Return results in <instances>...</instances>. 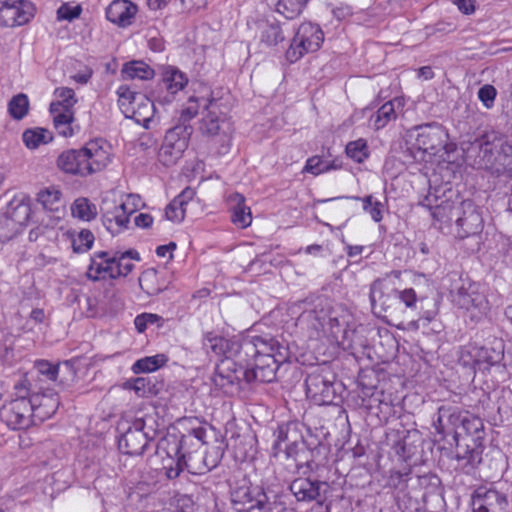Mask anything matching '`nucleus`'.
Returning a JSON list of instances; mask_svg holds the SVG:
<instances>
[{
    "mask_svg": "<svg viewBox=\"0 0 512 512\" xmlns=\"http://www.w3.org/2000/svg\"><path fill=\"white\" fill-rule=\"evenodd\" d=\"M289 360L288 349H282L274 356L257 357L250 361L222 359L216 366L213 382L220 388H227L241 381L246 383H271L276 379L280 366Z\"/></svg>",
    "mask_w": 512,
    "mask_h": 512,
    "instance_id": "obj_1",
    "label": "nucleus"
},
{
    "mask_svg": "<svg viewBox=\"0 0 512 512\" xmlns=\"http://www.w3.org/2000/svg\"><path fill=\"white\" fill-rule=\"evenodd\" d=\"M467 158L492 176L512 178V143L505 136L486 134L471 144Z\"/></svg>",
    "mask_w": 512,
    "mask_h": 512,
    "instance_id": "obj_2",
    "label": "nucleus"
},
{
    "mask_svg": "<svg viewBox=\"0 0 512 512\" xmlns=\"http://www.w3.org/2000/svg\"><path fill=\"white\" fill-rule=\"evenodd\" d=\"M102 140L88 142L83 148L62 152L57 166L65 173L87 176L101 171L110 163V153Z\"/></svg>",
    "mask_w": 512,
    "mask_h": 512,
    "instance_id": "obj_3",
    "label": "nucleus"
},
{
    "mask_svg": "<svg viewBox=\"0 0 512 512\" xmlns=\"http://www.w3.org/2000/svg\"><path fill=\"white\" fill-rule=\"evenodd\" d=\"M202 106L206 111L202 118L200 129L204 134L212 137L211 146L217 155H225L231 146L232 122L220 110V103L215 99L201 98Z\"/></svg>",
    "mask_w": 512,
    "mask_h": 512,
    "instance_id": "obj_4",
    "label": "nucleus"
},
{
    "mask_svg": "<svg viewBox=\"0 0 512 512\" xmlns=\"http://www.w3.org/2000/svg\"><path fill=\"white\" fill-rule=\"evenodd\" d=\"M189 446H191V437L182 436L167 452L162 469L168 479H176L185 469L194 475H202L207 472L204 451L198 449L189 451Z\"/></svg>",
    "mask_w": 512,
    "mask_h": 512,
    "instance_id": "obj_5",
    "label": "nucleus"
},
{
    "mask_svg": "<svg viewBox=\"0 0 512 512\" xmlns=\"http://www.w3.org/2000/svg\"><path fill=\"white\" fill-rule=\"evenodd\" d=\"M30 384L28 377L19 380L14 386L16 398L5 403L0 409V419L10 429H26L36 425L33 406L28 399L30 389H33Z\"/></svg>",
    "mask_w": 512,
    "mask_h": 512,
    "instance_id": "obj_6",
    "label": "nucleus"
},
{
    "mask_svg": "<svg viewBox=\"0 0 512 512\" xmlns=\"http://www.w3.org/2000/svg\"><path fill=\"white\" fill-rule=\"evenodd\" d=\"M453 304L463 310L471 321L477 322L486 316L489 302L477 283L469 278L458 277L451 286Z\"/></svg>",
    "mask_w": 512,
    "mask_h": 512,
    "instance_id": "obj_7",
    "label": "nucleus"
},
{
    "mask_svg": "<svg viewBox=\"0 0 512 512\" xmlns=\"http://www.w3.org/2000/svg\"><path fill=\"white\" fill-rule=\"evenodd\" d=\"M463 200L457 190L447 185L430 188L420 204L431 211L434 220L440 224L450 225L461 214Z\"/></svg>",
    "mask_w": 512,
    "mask_h": 512,
    "instance_id": "obj_8",
    "label": "nucleus"
},
{
    "mask_svg": "<svg viewBox=\"0 0 512 512\" xmlns=\"http://www.w3.org/2000/svg\"><path fill=\"white\" fill-rule=\"evenodd\" d=\"M231 504L236 512H263L273 510L272 503L259 486L243 480L231 490Z\"/></svg>",
    "mask_w": 512,
    "mask_h": 512,
    "instance_id": "obj_9",
    "label": "nucleus"
},
{
    "mask_svg": "<svg viewBox=\"0 0 512 512\" xmlns=\"http://www.w3.org/2000/svg\"><path fill=\"white\" fill-rule=\"evenodd\" d=\"M324 41V33L317 24L302 23L295 32L292 42L286 51V59L295 63L306 53L317 51Z\"/></svg>",
    "mask_w": 512,
    "mask_h": 512,
    "instance_id": "obj_10",
    "label": "nucleus"
},
{
    "mask_svg": "<svg viewBox=\"0 0 512 512\" xmlns=\"http://www.w3.org/2000/svg\"><path fill=\"white\" fill-rule=\"evenodd\" d=\"M192 132L193 128L189 124H177L170 128L159 150L160 162L165 166L174 165L187 149Z\"/></svg>",
    "mask_w": 512,
    "mask_h": 512,
    "instance_id": "obj_11",
    "label": "nucleus"
},
{
    "mask_svg": "<svg viewBox=\"0 0 512 512\" xmlns=\"http://www.w3.org/2000/svg\"><path fill=\"white\" fill-rule=\"evenodd\" d=\"M397 291L395 282L389 276L375 280L370 286L369 294L372 309H379L389 316L397 315Z\"/></svg>",
    "mask_w": 512,
    "mask_h": 512,
    "instance_id": "obj_12",
    "label": "nucleus"
},
{
    "mask_svg": "<svg viewBox=\"0 0 512 512\" xmlns=\"http://www.w3.org/2000/svg\"><path fill=\"white\" fill-rule=\"evenodd\" d=\"M29 386L33 388L30 389L28 399L33 406L35 422L36 424L42 423L56 413L60 405L59 397L57 393L44 385H38L37 383L31 382Z\"/></svg>",
    "mask_w": 512,
    "mask_h": 512,
    "instance_id": "obj_13",
    "label": "nucleus"
},
{
    "mask_svg": "<svg viewBox=\"0 0 512 512\" xmlns=\"http://www.w3.org/2000/svg\"><path fill=\"white\" fill-rule=\"evenodd\" d=\"M282 349H288L271 336H253L241 340L239 361H250L257 357L274 356Z\"/></svg>",
    "mask_w": 512,
    "mask_h": 512,
    "instance_id": "obj_14",
    "label": "nucleus"
},
{
    "mask_svg": "<svg viewBox=\"0 0 512 512\" xmlns=\"http://www.w3.org/2000/svg\"><path fill=\"white\" fill-rule=\"evenodd\" d=\"M145 427L144 419H136L118 440L119 450L131 456L142 455L151 440Z\"/></svg>",
    "mask_w": 512,
    "mask_h": 512,
    "instance_id": "obj_15",
    "label": "nucleus"
},
{
    "mask_svg": "<svg viewBox=\"0 0 512 512\" xmlns=\"http://www.w3.org/2000/svg\"><path fill=\"white\" fill-rule=\"evenodd\" d=\"M34 13L33 5L24 0H0V25L15 27L26 24Z\"/></svg>",
    "mask_w": 512,
    "mask_h": 512,
    "instance_id": "obj_16",
    "label": "nucleus"
},
{
    "mask_svg": "<svg viewBox=\"0 0 512 512\" xmlns=\"http://www.w3.org/2000/svg\"><path fill=\"white\" fill-rule=\"evenodd\" d=\"M306 393L316 404L329 405L337 398V391L332 379L321 373H311L307 376Z\"/></svg>",
    "mask_w": 512,
    "mask_h": 512,
    "instance_id": "obj_17",
    "label": "nucleus"
},
{
    "mask_svg": "<svg viewBox=\"0 0 512 512\" xmlns=\"http://www.w3.org/2000/svg\"><path fill=\"white\" fill-rule=\"evenodd\" d=\"M61 373L67 374L70 379L75 377L74 367L69 361L54 365L47 360H37L34 363L33 369L23 378L28 377L32 383L44 385L46 381H56Z\"/></svg>",
    "mask_w": 512,
    "mask_h": 512,
    "instance_id": "obj_18",
    "label": "nucleus"
},
{
    "mask_svg": "<svg viewBox=\"0 0 512 512\" xmlns=\"http://www.w3.org/2000/svg\"><path fill=\"white\" fill-rule=\"evenodd\" d=\"M455 441V468L465 474H471L482 461L484 446L460 438Z\"/></svg>",
    "mask_w": 512,
    "mask_h": 512,
    "instance_id": "obj_19",
    "label": "nucleus"
},
{
    "mask_svg": "<svg viewBox=\"0 0 512 512\" xmlns=\"http://www.w3.org/2000/svg\"><path fill=\"white\" fill-rule=\"evenodd\" d=\"M505 494L486 487L477 488L471 496V509L473 512H503L508 507Z\"/></svg>",
    "mask_w": 512,
    "mask_h": 512,
    "instance_id": "obj_20",
    "label": "nucleus"
},
{
    "mask_svg": "<svg viewBox=\"0 0 512 512\" xmlns=\"http://www.w3.org/2000/svg\"><path fill=\"white\" fill-rule=\"evenodd\" d=\"M417 131L415 147L431 155H435L445 146V132L441 125L425 124L415 128Z\"/></svg>",
    "mask_w": 512,
    "mask_h": 512,
    "instance_id": "obj_21",
    "label": "nucleus"
},
{
    "mask_svg": "<svg viewBox=\"0 0 512 512\" xmlns=\"http://www.w3.org/2000/svg\"><path fill=\"white\" fill-rule=\"evenodd\" d=\"M456 235L458 238L475 236L483 229V218L471 200L463 203L461 214L456 218Z\"/></svg>",
    "mask_w": 512,
    "mask_h": 512,
    "instance_id": "obj_22",
    "label": "nucleus"
},
{
    "mask_svg": "<svg viewBox=\"0 0 512 512\" xmlns=\"http://www.w3.org/2000/svg\"><path fill=\"white\" fill-rule=\"evenodd\" d=\"M202 345L208 354L213 353L215 356H224V359L239 361L241 340L226 339L213 332H207L203 336Z\"/></svg>",
    "mask_w": 512,
    "mask_h": 512,
    "instance_id": "obj_23",
    "label": "nucleus"
},
{
    "mask_svg": "<svg viewBox=\"0 0 512 512\" xmlns=\"http://www.w3.org/2000/svg\"><path fill=\"white\" fill-rule=\"evenodd\" d=\"M114 254L107 251L95 252L87 270V277L93 281L119 277V269L115 264Z\"/></svg>",
    "mask_w": 512,
    "mask_h": 512,
    "instance_id": "obj_24",
    "label": "nucleus"
},
{
    "mask_svg": "<svg viewBox=\"0 0 512 512\" xmlns=\"http://www.w3.org/2000/svg\"><path fill=\"white\" fill-rule=\"evenodd\" d=\"M463 417L464 412H461L457 407L441 406L438 408L437 418L433 421V426L438 434L453 433L454 440H458L461 432H458L457 428L461 427Z\"/></svg>",
    "mask_w": 512,
    "mask_h": 512,
    "instance_id": "obj_25",
    "label": "nucleus"
},
{
    "mask_svg": "<svg viewBox=\"0 0 512 512\" xmlns=\"http://www.w3.org/2000/svg\"><path fill=\"white\" fill-rule=\"evenodd\" d=\"M125 205L104 201L101 207L102 222L112 234H118L128 227L130 215Z\"/></svg>",
    "mask_w": 512,
    "mask_h": 512,
    "instance_id": "obj_26",
    "label": "nucleus"
},
{
    "mask_svg": "<svg viewBox=\"0 0 512 512\" xmlns=\"http://www.w3.org/2000/svg\"><path fill=\"white\" fill-rule=\"evenodd\" d=\"M187 83V77L178 68L172 66L165 67L162 72L161 87L167 93L164 97H159L158 101L162 104L170 103L174 95L181 91Z\"/></svg>",
    "mask_w": 512,
    "mask_h": 512,
    "instance_id": "obj_27",
    "label": "nucleus"
},
{
    "mask_svg": "<svg viewBox=\"0 0 512 512\" xmlns=\"http://www.w3.org/2000/svg\"><path fill=\"white\" fill-rule=\"evenodd\" d=\"M324 485H326L325 482L316 479L299 477L291 482L289 489L297 501L311 502L321 497V488Z\"/></svg>",
    "mask_w": 512,
    "mask_h": 512,
    "instance_id": "obj_28",
    "label": "nucleus"
},
{
    "mask_svg": "<svg viewBox=\"0 0 512 512\" xmlns=\"http://www.w3.org/2000/svg\"><path fill=\"white\" fill-rule=\"evenodd\" d=\"M405 106L403 97H395L384 103L375 114L370 117V126L375 130L384 128L391 121L396 120L399 113H402Z\"/></svg>",
    "mask_w": 512,
    "mask_h": 512,
    "instance_id": "obj_29",
    "label": "nucleus"
},
{
    "mask_svg": "<svg viewBox=\"0 0 512 512\" xmlns=\"http://www.w3.org/2000/svg\"><path fill=\"white\" fill-rule=\"evenodd\" d=\"M477 364H486L485 368L498 365L503 362L507 366L505 345L502 339L495 338L487 346L480 347L474 355Z\"/></svg>",
    "mask_w": 512,
    "mask_h": 512,
    "instance_id": "obj_30",
    "label": "nucleus"
},
{
    "mask_svg": "<svg viewBox=\"0 0 512 512\" xmlns=\"http://www.w3.org/2000/svg\"><path fill=\"white\" fill-rule=\"evenodd\" d=\"M137 13V6L130 0H114L106 8V18L121 27L131 24Z\"/></svg>",
    "mask_w": 512,
    "mask_h": 512,
    "instance_id": "obj_31",
    "label": "nucleus"
},
{
    "mask_svg": "<svg viewBox=\"0 0 512 512\" xmlns=\"http://www.w3.org/2000/svg\"><path fill=\"white\" fill-rule=\"evenodd\" d=\"M260 43L266 47H274L285 40L283 25L276 20H260L257 22Z\"/></svg>",
    "mask_w": 512,
    "mask_h": 512,
    "instance_id": "obj_32",
    "label": "nucleus"
},
{
    "mask_svg": "<svg viewBox=\"0 0 512 512\" xmlns=\"http://www.w3.org/2000/svg\"><path fill=\"white\" fill-rule=\"evenodd\" d=\"M7 217L19 228L26 225L31 216V200L27 196L12 199L5 213Z\"/></svg>",
    "mask_w": 512,
    "mask_h": 512,
    "instance_id": "obj_33",
    "label": "nucleus"
},
{
    "mask_svg": "<svg viewBox=\"0 0 512 512\" xmlns=\"http://www.w3.org/2000/svg\"><path fill=\"white\" fill-rule=\"evenodd\" d=\"M141 289L148 295L154 296L168 288L169 282L166 281L163 272L156 269H147L139 277Z\"/></svg>",
    "mask_w": 512,
    "mask_h": 512,
    "instance_id": "obj_34",
    "label": "nucleus"
},
{
    "mask_svg": "<svg viewBox=\"0 0 512 512\" xmlns=\"http://www.w3.org/2000/svg\"><path fill=\"white\" fill-rule=\"evenodd\" d=\"M135 105L131 108H126L124 113L131 112L130 116L135 122L141 124L145 128H149V123L152 121L155 112V105L152 100L147 98L145 95L137 97Z\"/></svg>",
    "mask_w": 512,
    "mask_h": 512,
    "instance_id": "obj_35",
    "label": "nucleus"
},
{
    "mask_svg": "<svg viewBox=\"0 0 512 512\" xmlns=\"http://www.w3.org/2000/svg\"><path fill=\"white\" fill-rule=\"evenodd\" d=\"M461 428L464 435L461 433L460 439L483 444L485 432L481 418L472 415L469 412H464Z\"/></svg>",
    "mask_w": 512,
    "mask_h": 512,
    "instance_id": "obj_36",
    "label": "nucleus"
},
{
    "mask_svg": "<svg viewBox=\"0 0 512 512\" xmlns=\"http://www.w3.org/2000/svg\"><path fill=\"white\" fill-rule=\"evenodd\" d=\"M230 202L232 222L240 228L248 227L252 222V215L250 208L245 205L244 196L240 193H234L230 196Z\"/></svg>",
    "mask_w": 512,
    "mask_h": 512,
    "instance_id": "obj_37",
    "label": "nucleus"
},
{
    "mask_svg": "<svg viewBox=\"0 0 512 512\" xmlns=\"http://www.w3.org/2000/svg\"><path fill=\"white\" fill-rule=\"evenodd\" d=\"M154 74V70L141 60L127 62L121 69L123 79L149 80L154 77Z\"/></svg>",
    "mask_w": 512,
    "mask_h": 512,
    "instance_id": "obj_38",
    "label": "nucleus"
},
{
    "mask_svg": "<svg viewBox=\"0 0 512 512\" xmlns=\"http://www.w3.org/2000/svg\"><path fill=\"white\" fill-rule=\"evenodd\" d=\"M62 193L56 187H48L42 189L37 194V202L42 205L43 209L58 212L62 207Z\"/></svg>",
    "mask_w": 512,
    "mask_h": 512,
    "instance_id": "obj_39",
    "label": "nucleus"
},
{
    "mask_svg": "<svg viewBox=\"0 0 512 512\" xmlns=\"http://www.w3.org/2000/svg\"><path fill=\"white\" fill-rule=\"evenodd\" d=\"M68 237L71 239L72 249L75 253H84L90 250L94 243V235L88 229H82L79 232L69 230Z\"/></svg>",
    "mask_w": 512,
    "mask_h": 512,
    "instance_id": "obj_40",
    "label": "nucleus"
},
{
    "mask_svg": "<svg viewBox=\"0 0 512 512\" xmlns=\"http://www.w3.org/2000/svg\"><path fill=\"white\" fill-rule=\"evenodd\" d=\"M71 214L74 218L91 221L97 216V208L89 199L80 197L72 203Z\"/></svg>",
    "mask_w": 512,
    "mask_h": 512,
    "instance_id": "obj_41",
    "label": "nucleus"
},
{
    "mask_svg": "<svg viewBox=\"0 0 512 512\" xmlns=\"http://www.w3.org/2000/svg\"><path fill=\"white\" fill-rule=\"evenodd\" d=\"M24 144L29 149H36L41 144H47L52 141L53 137L51 132L44 128H31L26 129L22 134Z\"/></svg>",
    "mask_w": 512,
    "mask_h": 512,
    "instance_id": "obj_42",
    "label": "nucleus"
},
{
    "mask_svg": "<svg viewBox=\"0 0 512 512\" xmlns=\"http://www.w3.org/2000/svg\"><path fill=\"white\" fill-rule=\"evenodd\" d=\"M167 360L168 359L164 354L144 357L133 364L132 371L135 374L153 372L162 367Z\"/></svg>",
    "mask_w": 512,
    "mask_h": 512,
    "instance_id": "obj_43",
    "label": "nucleus"
},
{
    "mask_svg": "<svg viewBox=\"0 0 512 512\" xmlns=\"http://www.w3.org/2000/svg\"><path fill=\"white\" fill-rule=\"evenodd\" d=\"M424 298H419L413 288H406L402 291H397V307L403 304L405 311L413 313L418 310L419 304H423Z\"/></svg>",
    "mask_w": 512,
    "mask_h": 512,
    "instance_id": "obj_44",
    "label": "nucleus"
},
{
    "mask_svg": "<svg viewBox=\"0 0 512 512\" xmlns=\"http://www.w3.org/2000/svg\"><path fill=\"white\" fill-rule=\"evenodd\" d=\"M29 111V99L24 93H19L8 102V112L15 120L23 119Z\"/></svg>",
    "mask_w": 512,
    "mask_h": 512,
    "instance_id": "obj_45",
    "label": "nucleus"
},
{
    "mask_svg": "<svg viewBox=\"0 0 512 512\" xmlns=\"http://www.w3.org/2000/svg\"><path fill=\"white\" fill-rule=\"evenodd\" d=\"M308 0H279L277 11L287 19L298 17L304 10Z\"/></svg>",
    "mask_w": 512,
    "mask_h": 512,
    "instance_id": "obj_46",
    "label": "nucleus"
},
{
    "mask_svg": "<svg viewBox=\"0 0 512 512\" xmlns=\"http://www.w3.org/2000/svg\"><path fill=\"white\" fill-rule=\"evenodd\" d=\"M115 264L117 265V269H119V276L128 275L132 269L134 268V264L132 263L133 259L139 260V254L136 250H128L125 252H115Z\"/></svg>",
    "mask_w": 512,
    "mask_h": 512,
    "instance_id": "obj_47",
    "label": "nucleus"
},
{
    "mask_svg": "<svg viewBox=\"0 0 512 512\" xmlns=\"http://www.w3.org/2000/svg\"><path fill=\"white\" fill-rule=\"evenodd\" d=\"M346 154L358 163L363 162L369 156L366 141L364 139H358L349 142L346 145Z\"/></svg>",
    "mask_w": 512,
    "mask_h": 512,
    "instance_id": "obj_48",
    "label": "nucleus"
},
{
    "mask_svg": "<svg viewBox=\"0 0 512 512\" xmlns=\"http://www.w3.org/2000/svg\"><path fill=\"white\" fill-rule=\"evenodd\" d=\"M132 389L140 397H149L156 393V385L151 377H138L132 384Z\"/></svg>",
    "mask_w": 512,
    "mask_h": 512,
    "instance_id": "obj_49",
    "label": "nucleus"
},
{
    "mask_svg": "<svg viewBox=\"0 0 512 512\" xmlns=\"http://www.w3.org/2000/svg\"><path fill=\"white\" fill-rule=\"evenodd\" d=\"M274 435L276 436L274 449L279 448L281 442H291L295 437L299 436L294 423H283L279 425L277 430L274 432Z\"/></svg>",
    "mask_w": 512,
    "mask_h": 512,
    "instance_id": "obj_50",
    "label": "nucleus"
},
{
    "mask_svg": "<svg viewBox=\"0 0 512 512\" xmlns=\"http://www.w3.org/2000/svg\"><path fill=\"white\" fill-rule=\"evenodd\" d=\"M350 198L354 200H362L363 209L370 214L371 218L375 222H380L382 220V203L379 201H373V197L371 195L364 198H360L358 196Z\"/></svg>",
    "mask_w": 512,
    "mask_h": 512,
    "instance_id": "obj_51",
    "label": "nucleus"
},
{
    "mask_svg": "<svg viewBox=\"0 0 512 512\" xmlns=\"http://www.w3.org/2000/svg\"><path fill=\"white\" fill-rule=\"evenodd\" d=\"M224 455V448L221 445L211 446L207 451H204V460L206 471L216 468Z\"/></svg>",
    "mask_w": 512,
    "mask_h": 512,
    "instance_id": "obj_52",
    "label": "nucleus"
},
{
    "mask_svg": "<svg viewBox=\"0 0 512 512\" xmlns=\"http://www.w3.org/2000/svg\"><path fill=\"white\" fill-rule=\"evenodd\" d=\"M336 168L337 167L332 165L330 162L324 161L318 156H313L307 160L304 170L314 175H318Z\"/></svg>",
    "mask_w": 512,
    "mask_h": 512,
    "instance_id": "obj_53",
    "label": "nucleus"
},
{
    "mask_svg": "<svg viewBox=\"0 0 512 512\" xmlns=\"http://www.w3.org/2000/svg\"><path fill=\"white\" fill-rule=\"evenodd\" d=\"M118 94V103L120 108L124 111L126 108H131L133 105H135L136 100H138V96H140V93H136L132 91L127 86H120L117 90Z\"/></svg>",
    "mask_w": 512,
    "mask_h": 512,
    "instance_id": "obj_54",
    "label": "nucleus"
},
{
    "mask_svg": "<svg viewBox=\"0 0 512 512\" xmlns=\"http://www.w3.org/2000/svg\"><path fill=\"white\" fill-rule=\"evenodd\" d=\"M50 113L53 117L54 123H58V122L68 123V122H73V120H74L72 109L65 108V107L61 106V104H58V103L50 104Z\"/></svg>",
    "mask_w": 512,
    "mask_h": 512,
    "instance_id": "obj_55",
    "label": "nucleus"
},
{
    "mask_svg": "<svg viewBox=\"0 0 512 512\" xmlns=\"http://www.w3.org/2000/svg\"><path fill=\"white\" fill-rule=\"evenodd\" d=\"M424 509L427 512H443L444 498L440 493H430L423 496Z\"/></svg>",
    "mask_w": 512,
    "mask_h": 512,
    "instance_id": "obj_56",
    "label": "nucleus"
},
{
    "mask_svg": "<svg viewBox=\"0 0 512 512\" xmlns=\"http://www.w3.org/2000/svg\"><path fill=\"white\" fill-rule=\"evenodd\" d=\"M19 228L5 214L0 215V242H5L13 238Z\"/></svg>",
    "mask_w": 512,
    "mask_h": 512,
    "instance_id": "obj_57",
    "label": "nucleus"
},
{
    "mask_svg": "<svg viewBox=\"0 0 512 512\" xmlns=\"http://www.w3.org/2000/svg\"><path fill=\"white\" fill-rule=\"evenodd\" d=\"M496 95V88L490 84H486L478 90V98L487 109H491L494 106Z\"/></svg>",
    "mask_w": 512,
    "mask_h": 512,
    "instance_id": "obj_58",
    "label": "nucleus"
},
{
    "mask_svg": "<svg viewBox=\"0 0 512 512\" xmlns=\"http://www.w3.org/2000/svg\"><path fill=\"white\" fill-rule=\"evenodd\" d=\"M54 93L58 98V100L55 103L61 104V106L65 108L72 109V107L76 103L75 93L71 88H57Z\"/></svg>",
    "mask_w": 512,
    "mask_h": 512,
    "instance_id": "obj_59",
    "label": "nucleus"
},
{
    "mask_svg": "<svg viewBox=\"0 0 512 512\" xmlns=\"http://www.w3.org/2000/svg\"><path fill=\"white\" fill-rule=\"evenodd\" d=\"M186 208L175 203L173 199L165 209V217L173 222H181L185 217Z\"/></svg>",
    "mask_w": 512,
    "mask_h": 512,
    "instance_id": "obj_60",
    "label": "nucleus"
},
{
    "mask_svg": "<svg viewBox=\"0 0 512 512\" xmlns=\"http://www.w3.org/2000/svg\"><path fill=\"white\" fill-rule=\"evenodd\" d=\"M161 319L157 314L143 313L136 316L134 320L135 328L138 332L143 333L149 324L157 323Z\"/></svg>",
    "mask_w": 512,
    "mask_h": 512,
    "instance_id": "obj_61",
    "label": "nucleus"
},
{
    "mask_svg": "<svg viewBox=\"0 0 512 512\" xmlns=\"http://www.w3.org/2000/svg\"><path fill=\"white\" fill-rule=\"evenodd\" d=\"M82 8L80 5L70 6L63 4L57 11L58 19L72 21L80 16Z\"/></svg>",
    "mask_w": 512,
    "mask_h": 512,
    "instance_id": "obj_62",
    "label": "nucleus"
},
{
    "mask_svg": "<svg viewBox=\"0 0 512 512\" xmlns=\"http://www.w3.org/2000/svg\"><path fill=\"white\" fill-rule=\"evenodd\" d=\"M201 99H194L193 97L189 98L190 105L182 110L180 115V123L179 124H187L192 118H194L198 113L199 104L198 102ZM202 105V102H200Z\"/></svg>",
    "mask_w": 512,
    "mask_h": 512,
    "instance_id": "obj_63",
    "label": "nucleus"
},
{
    "mask_svg": "<svg viewBox=\"0 0 512 512\" xmlns=\"http://www.w3.org/2000/svg\"><path fill=\"white\" fill-rule=\"evenodd\" d=\"M300 452L304 453L303 447L300 448L298 443V437H295L286 447L285 454L288 459H293L295 462V466L297 468L301 467V462L299 460Z\"/></svg>",
    "mask_w": 512,
    "mask_h": 512,
    "instance_id": "obj_64",
    "label": "nucleus"
}]
</instances>
